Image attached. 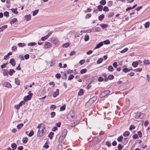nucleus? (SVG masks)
Masks as SVG:
<instances>
[{
	"label": "nucleus",
	"instance_id": "obj_1",
	"mask_svg": "<svg viewBox=\"0 0 150 150\" xmlns=\"http://www.w3.org/2000/svg\"><path fill=\"white\" fill-rule=\"evenodd\" d=\"M37 128L38 129L37 134L38 137H41L43 136L46 131L44 125L42 124H40L38 125Z\"/></svg>",
	"mask_w": 150,
	"mask_h": 150
},
{
	"label": "nucleus",
	"instance_id": "obj_2",
	"mask_svg": "<svg viewBox=\"0 0 150 150\" xmlns=\"http://www.w3.org/2000/svg\"><path fill=\"white\" fill-rule=\"evenodd\" d=\"M75 112L72 110L69 112L67 115V118L69 120L71 121L75 118Z\"/></svg>",
	"mask_w": 150,
	"mask_h": 150
},
{
	"label": "nucleus",
	"instance_id": "obj_3",
	"mask_svg": "<svg viewBox=\"0 0 150 150\" xmlns=\"http://www.w3.org/2000/svg\"><path fill=\"white\" fill-rule=\"evenodd\" d=\"M110 91L108 90L106 91L102 92L100 94V96L101 97H104L109 94Z\"/></svg>",
	"mask_w": 150,
	"mask_h": 150
},
{
	"label": "nucleus",
	"instance_id": "obj_4",
	"mask_svg": "<svg viewBox=\"0 0 150 150\" xmlns=\"http://www.w3.org/2000/svg\"><path fill=\"white\" fill-rule=\"evenodd\" d=\"M141 63H142V62L140 60H139L138 61H136L133 62L132 64V65L134 67H136L137 66L138 64Z\"/></svg>",
	"mask_w": 150,
	"mask_h": 150
},
{
	"label": "nucleus",
	"instance_id": "obj_5",
	"mask_svg": "<svg viewBox=\"0 0 150 150\" xmlns=\"http://www.w3.org/2000/svg\"><path fill=\"white\" fill-rule=\"evenodd\" d=\"M143 116V114L140 112H137L136 116V118L142 119Z\"/></svg>",
	"mask_w": 150,
	"mask_h": 150
},
{
	"label": "nucleus",
	"instance_id": "obj_6",
	"mask_svg": "<svg viewBox=\"0 0 150 150\" xmlns=\"http://www.w3.org/2000/svg\"><path fill=\"white\" fill-rule=\"evenodd\" d=\"M67 131L66 129L63 130L61 136V138H64L65 136L67 135Z\"/></svg>",
	"mask_w": 150,
	"mask_h": 150
},
{
	"label": "nucleus",
	"instance_id": "obj_7",
	"mask_svg": "<svg viewBox=\"0 0 150 150\" xmlns=\"http://www.w3.org/2000/svg\"><path fill=\"white\" fill-rule=\"evenodd\" d=\"M90 32H99L100 31V28L98 27L95 28H93L90 30Z\"/></svg>",
	"mask_w": 150,
	"mask_h": 150
},
{
	"label": "nucleus",
	"instance_id": "obj_8",
	"mask_svg": "<svg viewBox=\"0 0 150 150\" xmlns=\"http://www.w3.org/2000/svg\"><path fill=\"white\" fill-rule=\"evenodd\" d=\"M103 45V42H101L97 44L96 46V47L94 48V49H98L100 48L101 47H102Z\"/></svg>",
	"mask_w": 150,
	"mask_h": 150
},
{
	"label": "nucleus",
	"instance_id": "obj_9",
	"mask_svg": "<svg viewBox=\"0 0 150 150\" xmlns=\"http://www.w3.org/2000/svg\"><path fill=\"white\" fill-rule=\"evenodd\" d=\"M59 89H57L56 91L54 92L52 94L53 97H55L59 95Z\"/></svg>",
	"mask_w": 150,
	"mask_h": 150
},
{
	"label": "nucleus",
	"instance_id": "obj_10",
	"mask_svg": "<svg viewBox=\"0 0 150 150\" xmlns=\"http://www.w3.org/2000/svg\"><path fill=\"white\" fill-rule=\"evenodd\" d=\"M31 96L29 95L25 96L23 98L24 100L25 101H27L28 100H30L31 98Z\"/></svg>",
	"mask_w": 150,
	"mask_h": 150
},
{
	"label": "nucleus",
	"instance_id": "obj_11",
	"mask_svg": "<svg viewBox=\"0 0 150 150\" xmlns=\"http://www.w3.org/2000/svg\"><path fill=\"white\" fill-rule=\"evenodd\" d=\"M3 85L6 87H8L9 88H11L12 87V86L10 83L8 82L4 83L3 84Z\"/></svg>",
	"mask_w": 150,
	"mask_h": 150
},
{
	"label": "nucleus",
	"instance_id": "obj_12",
	"mask_svg": "<svg viewBox=\"0 0 150 150\" xmlns=\"http://www.w3.org/2000/svg\"><path fill=\"white\" fill-rule=\"evenodd\" d=\"M52 42L55 45L57 44L58 42V40L57 38H54L52 40Z\"/></svg>",
	"mask_w": 150,
	"mask_h": 150
},
{
	"label": "nucleus",
	"instance_id": "obj_13",
	"mask_svg": "<svg viewBox=\"0 0 150 150\" xmlns=\"http://www.w3.org/2000/svg\"><path fill=\"white\" fill-rule=\"evenodd\" d=\"M10 63L13 66H14L15 65V62L13 59H11Z\"/></svg>",
	"mask_w": 150,
	"mask_h": 150
},
{
	"label": "nucleus",
	"instance_id": "obj_14",
	"mask_svg": "<svg viewBox=\"0 0 150 150\" xmlns=\"http://www.w3.org/2000/svg\"><path fill=\"white\" fill-rule=\"evenodd\" d=\"M25 18L27 21H29L31 19V15H25Z\"/></svg>",
	"mask_w": 150,
	"mask_h": 150
},
{
	"label": "nucleus",
	"instance_id": "obj_15",
	"mask_svg": "<svg viewBox=\"0 0 150 150\" xmlns=\"http://www.w3.org/2000/svg\"><path fill=\"white\" fill-rule=\"evenodd\" d=\"M15 71L13 69H10L8 71V74L10 75H12L13 73L15 72Z\"/></svg>",
	"mask_w": 150,
	"mask_h": 150
},
{
	"label": "nucleus",
	"instance_id": "obj_16",
	"mask_svg": "<svg viewBox=\"0 0 150 150\" xmlns=\"http://www.w3.org/2000/svg\"><path fill=\"white\" fill-rule=\"evenodd\" d=\"M97 98V97L96 96H93L90 99L89 101L91 102H94L96 101Z\"/></svg>",
	"mask_w": 150,
	"mask_h": 150
},
{
	"label": "nucleus",
	"instance_id": "obj_17",
	"mask_svg": "<svg viewBox=\"0 0 150 150\" xmlns=\"http://www.w3.org/2000/svg\"><path fill=\"white\" fill-rule=\"evenodd\" d=\"M51 45L52 44L51 43L47 42L44 45V47L45 48H47L51 46Z\"/></svg>",
	"mask_w": 150,
	"mask_h": 150
},
{
	"label": "nucleus",
	"instance_id": "obj_18",
	"mask_svg": "<svg viewBox=\"0 0 150 150\" xmlns=\"http://www.w3.org/2000/svg\"><path fill=\"white\" fill-rule=\"evenodd\" d=\"M17 8H12L11 9V10L13 13L16 14H17L18 13V12L17 11Z\"/></svg>",
	"mask_w": 150,
	"mask_h": 150
},
{
	"label": "nucleus",
	"instance_id": "obj_19",
	"mask_svg": "<svg viewBox=\"0 0 150 150\" xmlns=\"http://www.w3.org/2000/svg\"><path fill=\"white\" fill-rule=\"evenodd\" d=\"M83 89H80L78 93V95L79 96H81L83 94Z\"/></svg>",
	"mask_w": 150,
	"mask_h": 150
},
{
	"label": "nucleus",
	"instance_id": "obj_20",
	"mask_svg": "<svg viewBox=\"0 0 150 150\" xmlns=\"http://www.w3.org/2000/svg\"><path fill=\"white\" fill-rule=\"evenodd\" d=\"M7 25H5L2 26L0 28V32L3 31V30L6 28L7 27Z\"/></svg>",
	"mask_w": 150,
	"mask_h": 150
},
{
	"label": "nucleus",
	"instance_id": "obj_21",
	"mask_svg": "<svg viewBox=\"0 0 150 150\" xmlns=\"http://www.w3.org/2000/svg\"><path fill=\"white\" fill-rule=\"evenodd\" d=\"M28 140V139L26 137H24L22 139V142L24 144H26L27 143Z\"/></svg>",
	"mask_w": 150,
	"mask_h": 150
},
{
	"label": "nucleus",
	"instance_id": "obj_22",
	"mask_svg": "<svg viewBox=\"0 0 150 150\" xmlns=\"http://www.w3.org/2000/svg\"><path fill=\"white\" fill-rule=\"evenodd\" d=\"M130 133L129 132L126 131L123 134V135L125 137L128 136L129 135Z\"/></svg>",
	"mask_w": 150,
	"mask_h": 150
},
{
	"label": "nucleus",
	"instance_id": "obj_23",
	"mask_svg": "<svg viewBox=\"0 0 150 150\" xmlns=\"http://www.w3.org/2000/svg\"><path fill=\"white\" fill-rule=\"evenodd\" d=\"M104 17V15L103 14H102L101 15H100L98 17V19L100 21H101L103 20V19Z\"/></svg>",
	"mask_w": 150,
	"mask_h": 150
},
{
	"label": "nucleus",
	"instance_id": "obj_24",
	"mask_svg": "<svg viewBox=\"0 0 150 150\" xmlns=\"http://www.w3.org/2000/svg\"><path fill=\"white\" fill-rule=\"evenodd\" d=\"M66 106L65 105H64L60 107V111H63L65 109Z\"/></svg>",
	"mask_w": 150,
	"mask_h": 150
},
{
	"label": "nucleus",
	"instance_id": "obj_25",
	"mask_svg": "<svg viewBox=\"0 0 150 150\" xmlns=\"http://www.w3.org/2000/svg\"><path fill=\"white\" fill-rule=\"evenodd\" d=\"M100 26L103 28H105L108 27V25L107 24H101L100 25Z\"/></svg>",
	"mask_w": 150,
	"mask_h": 150
},
{
	"label": "nucleus",
	"instance_id": "obj_26",
	"mask_svg": "<svg viewBox=\"0 0 150 150\" xmlns=\"http://www.w3.org/2000/svg\"><path fill=\"white\" fill-rule=\"evenodd\" d=\"M15 83L18 85H19L20 84V81L18 80L17 78H15Z\"/></svg>",
	"mask_w": 150,
	"mask_h": 150
},
{
	"label": "nucleus",
	"instance_id": "obj_27",
	"mask_svg": "<svg viewBox=\"0 0 150 150\" xmlns=\"http://www.w3.org/2000/svg\"><path fill=\"white\" fill-rule=\"evenodd\" d=\"M39 9H37L35 10L33 12V16H35L36 15L38 12Z\"/></svg>",
	"mask_w": 150,
	"mask_h": 150
},
{
	"label": "nucleus",
	"instance_id": "obj_28",
	"mask_svg": "<svg viewBox=\"0 0 150 150\" xmlns=\"http://www.w3.org/2000/svg\"><path fill=\"white\" fill-rule=\"evenodd\" d=\"M97 8L99 11H101L103 10V6L101 5H99L97 7Z\"/></svg>",
	"mask_w": 150,
	"mask_h": 150
},
{
	"label": "nucleus",
	"instance_id": "obj_29",
	"mask_svg": "<svg viewBox=\"0 0 150 150\" xmlns=\"http://www.w3.org/2000/svg\"><path fill=\"white\" fill-rule=\"evenodd\" d=\"M23 126V123H21L18 125L17 126V127L18 129H20Z\"/></svg>",
	"mask_w": 150,
	"mask_h": 150
},
{
	"label": "nucleus",
	"instance_id": "obj_30",
	"mask_svg": "<svg viewBox=\"0 0 150 150\" xmlns=\"http://www.w3.org/2000/svg\"><path fill=\"white\" fill-rule=\"evenodd\" d=\"M108 70L110 71H112L113 70V68L112 66H109L108 67Z\"/></svg>",
	"mask_w": 150,
	"mask_h": 150
},
{
	"label": "nucleus",
	"instance_id": "obj_31",
	"mask_svg": "<svg viewBox=\"0 0 150 150\" xmlns=\"http://www.w3.org/2000/svg\"><path fill=\"white\" fill-rule=\"evenodd\" d=\"M87 71V70L86 69H83L81 70L80 71V73L81 74H83L86 73Z\"/></svg>",
	"mask_w": 150,
	"mask_h": 150
},
{
	"label": "nucleus",
	"instance_id": "obj_32",
	"mask_svg": "<svg viewBox=\"0 0 150 150\" xmlns=\"http://www.w3.org/2000/svg\"><path fill=\"white\" fill-rule=\"evenodd\" d=\"M123 139V137L122 136H120L118 138L117 140L119 142H121Z\"/></svg>",
	"mask_w": 150,
	"mask_h": 150
},
{
	"label": "nucleus",
	"instance_id": "obj_33",
	"mask_svg": "<svg viewBox=\"0 0 150 150\" xmlns=\"http://www.w3.org/2000/svg\"><path fill=\"white\" fill-rule=\"evenodd\" d=\"M102 42H103V44L104 43L105 45H108L110 43V42L108 40H106Z\"/></svg>",
	"mask_w": 150,
	"mask_h": 150
},
{
	"label": "nucleus",
	"instance_id": "obj_34",
	"mask_svg": "<svg viewBox=\"0 0 150 150\" xmlns=\"http://www.w3.org/2000/svg\"><path fill=\"white\" fill-rule=\"evenodd\" d=\"M100 4L102 5H105L106 3L105 0H102L100 2Z\"/></svg>",
	"mask_w": 150,
	"mask_h": 150
},
{
	"label": "nucleus",
	"instance_id": "obj_35",
	"mask_svg": "<svg viewBox=\"0 0 150 150\" xmlns=\"http://www.w3.org/2000/svg\"><path fill=\"white\" fill-rule=\"evenodd\" d=\"M37 43L35 42H32L29 43L28 45L29 46H33L35 45Z\"/></svg>",
	"mask_w": 150,
	"mask_h": 150
},
{
	"label": "nucleus",
	"instance_id": "obj_36",
	"mask_svg": "<svg viewBox=\"0 0 150 150\" xmlns=\"http://www.w3.org/2000/svg\"><path fill=\"white\" fill-rule=\"evenodd\" d=\"M17 21V19L16 18H14L12 19L11 21L10 22L11 23H15Z\"/></svg>",
	"mask_w": 150,
	"mask_h": 150
},
{
	"label": "nucleus",
	"instance_id": "obj_37",
	"mask_svg": "<svg viewBox=\"0 0 150 150\" xmlns=\"http://www.w3.org/2000/svg\"><path fill=\"white\" fill-rule=\"evenodd\" d=\"M128 49L127 48H126L124 49L123 50L121 51H120V52L122 53H124L128 51Z\"/></svg>",
	"mask_w": 150,
	"mask_h": 150
},
{
	"label": "nucleus",
	"instance_id": "obj_38",
	"mask_svg": "<svg viewBox=\"0 0 150 150\" xmlns=\"http://www.w3.org/2000/svg\"><path fill=\"white\" fill-rule=\"evenodd\" d=\"M150 23L149 22H146L144 24V26L146 28H148L149 26Z\"/></svg>",
	"mask_w": 150,
	"mask_h": 150
},
{
	"label": "nucleus",
	"instance_id": "obj_39",
	"mask_svg": "<svg viewBox=\"0 0 150 150\" xmlns=\"http://www.w3.org/2000/svg\"><path fill=\"white\" fill-rule=\"evenodd\" d=\"M69 43H67L63 44L62 45V47H64L67 48L69 46Z\"/></svg>",
	"mask_w": 150,
	"mask_h": 150
},
{
	"label": "nucleus",
	"instance_id": "obj_40",
	"mask_svg": "<svg viewBox=\"0 0 150 150\" xmlns=\"http://www.w3.org/2000/svg\"><path fill=\"white\" fill-rule=\"evenodd\" d=\"M34 132L33 130H31L30 132V133L28 135V136L29 137H31L32 136L34 135Z\"/></svg>",
	"mask_w": 150,
	"mask_h": 150
},
{
	"label": "nucleus",
	"instance_id": "obj_41",
	"mask_svg": "<svg viewBox=\"0 0 150 150\" xmlns=\"http://www.w3.org/2000/svg\"><path fill=\"white\" fill-rule=\"evenodd\" d=\"M54 134V133L53 132H51L48 135V137L50 139H52V136Z\"/></svg>",
	"mask_w": 150,
	"mask_h": 150
},
{
	"label": "nucleus",
	"instance_id": "obj_42",
	"mask_svg": "<svg viewBox=\"0 0 150 150\" xmlns=\"http://www.w3.org/2000/svg\"><path fill=\"white\" fill-rule=\"evenodd\" d=\"M49 37L47 36V35H46V36L42 37L41 38V40L42 41H45Z\"/></svg>",
	"mask_w": 150,
	"mask_h": 150
},
{
	"label": "nucleus",
	"instance_id": "obj_43",
	"mask_svg": "<svg viewBox=\"0 0 150 150\" xmlns=\"http://www.w3.org/2000/svg\"><path fill=\"white\" fill-rule=\"evenodd\" d=\"M103 60V59L102 58H99L97 61V64H99L101 63Z\"/></svg>",
	"mask_w": 150,
	"mask_h": 150
},
{
	"label": "nucleus",
	"instance_id": "obj_44",
	"mask_svg": "<svg viewBox=\"0 0 150 150\" xmlns=\"http://www.w3.org/2000/svg\"><path fill=\"white\" fill-rule=\"evenodd\" d=\"M11 147L12 148L15 149L16 148L17 145L15 143H12L11 144Z\"/></svg>",
	"mask_w": 150,
	"mask_h": 150
},
{
	"label": "nucleus",
	"instance_id": "obj_45",
	"mask_svg": "<svg viewBox=\"0 0 150 150\" xmlns=\"http://www.w3.org/2000/svg\"><path fill=\"white\" fill-rule=\"evenodd\" d=\"M89 39V36L88 35H86L84 38V40L86 41H88Z\"/></svg>",
	"mask_w": 150,
	"mask_h": 150
},
{
	"label": "nucleus",
	"instance_id": "obj_46",
	"mask_svg": "<svg viewBox=\"0 0 150 150\" xmlns=\"http://www.w3.org/2000/svg\"><path fill=\"white\" fill-rule=\"evenodd\" d=\"M144 63L146 65H148L149 64V61L148 59H145L144 61Z\"/></svg>",
	"mask_w": 150,
	"mask_h": 150
},
{
	"label": "nucleus",
	"instance_id": "obj_47",
	"mask_svg": "<svg viewBox=\"0 0 150 150\" xmlns=\"http://www.w3.org/2000/svg\"><path fill=\"white\" fill-rule=\"evenodd\" d=\"M18 45L19 47H24L25 45V44L24 43H18Z\"/></svg>",
	"mask_w": 150,
	"mask_h": 150
},
{
	"label": "nucleus",
	"instance_id": "obj_48",
	"mask_svg": "<svg viewBox=\"0 0 150 150\" xmlns=\"http://www.w3.org/2000/svg\"><path fill=\"white\" fill-rule=\"evenodd\" d=\"M123 146L121 144H119L117 148L119 150H121Z\"/></svg>",
	"mask_w": 150,
	"mask_h": 150
},
{
	"label": "nucleus",
	"instance_id": "obj_49",
	"mask_svg": "<svg viewBox=\"0 0 150 150\" xmlns=\"http://www.w3.org/2000/svg\"><path fill=\"white\" fill-rule=\"evenodd\" d=\"M56 113L55 112H53L51 113V117L53 118L55 115Z\"/></svg>",
	"mask_w": 150,
	"mask_h": 150
},
{
	"label": "nucleus",
	"instance_id": "obj_50",
	"mask_svg": "<svg viewBox=\"0 0 150 150\" xmlns=\"http://www.w3.org/2000/svg\"><path fill=\"white\" fill-rule=\"evenodd\" d=\"M4 16L8 17L9 16V12L7 11H5L4 13Z\"/></svg>",
	"mask_w": 150,
	"mask_h": 150
},
{
	"label": "nucleus",
	"instance_id": "obj_51",
	"mask_svg": "<svg viewBox=\"0 0 150 150\" xmlns=\"http://www.w3.org/2000/svg\"><path fill=\"white\" fill-rule=\"evenodd\" d=\"M142 70V68H137L135 69H134V71H136L137 72H141Z\"/></svg>",
	"mask_w": 150,
	"mask_h": 150
},
{
	"label": "nucleus",
	"instance_id": "obj_52",
	"mask_svg": "<svg viewBox=\"0 0 150 150\" xmlns=\"http://www.w3.org/2000/svg\"><path fill=\"white\" fill-rule=\"evenodd\" d=\"M124 142H123V144H125L128 142V139L127 138H125L124 139Z\"/></svg>",
	"mask_w": 150,
	"mask_h": 150
},
{
	"label": "nucleus",
	"instance_id": "obj_53",
	"mask_svg": "<svg viewBox=\"0 0 150 150\" xmlns=\"http://www.w3.org/2000/svg\"><path fill=\"white\" fill-rule=\"evenodd\" d=\"M130 70V69H129L127 68H125L123 69V71L125 73L129 71Z\"/></svg>",
	"mask_w": 150,
	"mask_h": 150
},
{
	"label": "nucleus",
	"instance_id": "obj_54",
	"mask_svg": "<svg viewBox=\"0 0 150 150\" xmlns=\"http://www.w3.org/2000/svg\"><path fill=\"white\" fill-rule=\"evenodd\" d=\"M74 77V76L72 75L71 74L70 75L69 77L68 78V80H71Z\"/></svg>",
	"mask_w": 150,
	"mask_h": 150
},
{
	"label": "nucleus",
	"instance_id": "obj_55",
	"mask_svg": "<svg viewBox=\"0 0 150 150\" xmlns=\"http://www.w3.org/2000/svg\"><path fill=\"white\" fill-rule=\"evenodd\" d=\"M103 11H109V8L107 6H105L103 9Z\"/></svg>",
	"mask_w": 150,
	"mask_h": 150
},
{
	"label": "nucleus",
	"instance_id": "obj_56",
	"mask_svg": "<svg viewBox=\"0 0 150 150\" xmlns=\"http://www.w3.org/2000/svg\"><path fill=\"white\" fill-rule=\"evenodd\" d=\"M135 127L133 125H131L129 128V130L131 131L135 128Z\"/></svg>",
	"mask_w": 150,
	"mask_h": 150
},
{
	"label": "nucleus",
	"instance_id": "obj_57",
	"mask_svg": "<svg viewBox=\"0 0 150 150\" xmlns=\"http://www.w3.org/2000/svg\"><path fill=\"white\" fill-rule=\"evenodd\" d=\"M108 78L110 80H112L114 78V76L112 75H110L108 76Z\"/></svg>",
	"mask_w": 150,
	"mask_h": 150
},
{
	"label": "nucleus",
	"instance_id": "obj_58",
	"mask_svg": "<svg viewBox=\"0 0 150 150\" xmlns=\"http://www.w3.org/2000/svg\"><path fill=\"white\" fill-rule=\"evenodd\" d=\"M114 15V13L113 12H111L110 13L109 15H108V16L109 18L112 17Z\"/></svg>",
	"mask_w": 150,
	"mask_h": 150
},
{
	"label": "nucleus",
	"instance_id": "obj_59",
	"mask_svg": "<svg viewBox=\"0 0 150 150\" xmlns=\"http://www.w3.org/2000/svg\"><path fill=\"white\" fill-rule=\"evenodd\" d=\"M61 75L59 74H57L55 75L57 79H59L61 77Z\"/></svg>",
	"mask_w": 150,
	"mask_h": 150
},
{
	"label": "nucleus",
	"instance_id": "obj_60",
	"mask_svg": "<svg viewBox=\"0 0 150 150\" xmlns=\"http://www.w3.org/2000/svg\"><path fill=\"white\" fill-rule=\"evenodd\" d=\"M20 106L19 105L17 104V105H16L14 106V108L16 109H19L20 108Z\"/></svg>",
	"mask_w": 150,
	"mask_h": 150
},
{
	"label": "nucleus",
	"instance_id": "obj_61",
	"mask_svg": "<svg viewBox=\"0 0 150 150\" xmlns=\"http://www.w3.org/2000/svg\"><path fill=\"white\" fill-rule=\"evenodd\" d=\"M85 62V60L83 59L80 60V61L79 62V64H81L82 65Z\"/></svg>",
	"mask_w": 150,
	"mask_h": 150
},
{
	"label": "nucleus",
	"instance_id": "obj_62",
	"mask_svg": "<svg viewBox=\"0 0 150 150\" xmlns=\"http://www.w3.org/2000/svg\"><path fill=\"white\" fill-rule=\"evenodd\" d=\"M91 16V14L90 13L88 14L85 16V18L87 19L90 17Z\"/></svg>",
	"mask_w": 150,
	"mask_h": 150
},
{
	"label": "nucleus",
	"instance_id": "obj_63",
	"mask_svg": "<svg viewBox=\"0 0 150 150\" xmlns=\"http://www.w3.org/2000/svg\"><path fill=\"white\" fill-rule=\"evenodd\" d=\"M138 134L140 137H141L142 136V133L141 131H139L138 132Z\"/></svg>",
	"mask_w": 150,
	"mask_h": 150
},
{
	"label": "nucleus",
	"instance_id": "obj_64",
	"mask_svg": "<svg viewBox=\"0 0 150 150\" xmlns=\"http://www.w3.org/2000/svg\"><path fill=\"white\" fill-rule=\"evenodd\" d=\"M113 65L114 67H115V68H116L117 67V66L118 65L117 62H114L113 64Z\"/></svg>",
	"mask_w": 150,
	"mask_h": 150
}]
</instances>
